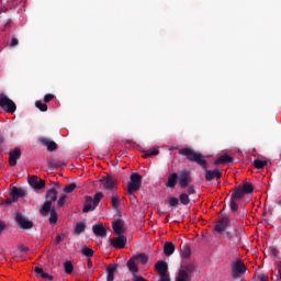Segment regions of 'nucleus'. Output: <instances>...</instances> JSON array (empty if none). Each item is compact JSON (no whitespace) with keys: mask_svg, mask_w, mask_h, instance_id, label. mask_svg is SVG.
<instances>
[{"mask_svg":"<svg viewBox=\"0 0 281 281\" xmlns=\"http://www.w3.org/2000/svg\"><path fill=\"white\" fill-rule=\"evenodd\" d=\"M179 155H182V157H187L188 161H194V164H198V166H200V168H202V170L205 171L206 181H213V179H221V177H223L222 170L207 169V160L205 159V156H203V154L195 151L190 147H186L179 149Z\"/></svg>","mask_w":281,"mask_h":281,"instance_id":"obj_1","label":"nucleus"},{"mask_svg":"<svg viewBox=\"0 0 281 281\" xmlns=\"http://www.w3.org/2000/svg\"><path fill=\"white\" fill-rule=\"evenodd\" d=\"M46 201L40 210L42 216H49V211H52V203L58 201V191L55 188L49 189L45 195Z\"/></svg>","mask_w":281,"mask_h":281,"instance_id":"obj_2","label":"nucleus"},{"mask_svg":"<svg viewBox=\"0 0 281 281\" xmlns=\"http://www.w3.org/2000/svg\"><path fill=\"white\" fill-rule=\"evenodd\" d=\"M195 271L196 265H194V262L186 263L179 270L176 281H190Z\"/></svg>","mask_w":281,"mask_h":281,"instance_id":"obj_3","label":"nucleus"},{"mask_svg":"<svg viewBox=\"0 0 281 281\" xmlns=\"http://www.w3.org/2000/svg\"><path fill=\"white\" fill-rule=\"evenodd\" d=\"M104 196V193L97 192L94 194V198L86 196V202L83 206V213L87 214L89 212H93L98 205H100V201H102V198Z\"/></svg>","mask_w":281,"mask_h":281,"instance_id":"obj_4","label":"nucleus"},{"mask_svg":"<svg viewBox=\"0 0 281 281\" xmlns=\"http://www.w3.org/2000/svg\"><path fill=\"white\" fill-rule=\"evenodd\" d=\"M142 175L133 172L127 183V194H135L139 188H142Z\"/></svg>","mask_w":281,"mask_h":281,"instance_id":"obj_5","label":"nucleus"},{"mask_svg":"<svg viewBox=\"0 0 281 281\" xmlns=\"http://www.w3.org/2000/svg\"><path fill=\"white\" fill-rule=\"evenodd\" d=\"M0 106L7 111V113H14L16 111V103L5 94H0Z\"/></svg>","mask_w":281,"mask_h":281,"instance_id":"obj_6","label":"nucleus"},{"mask_svg":"<svg viewBox=\"0 0 281 281\" xmlns=\"http://www.w3.org/2000/svg\"><path fill=\"white\" fill-rule=\"evenodd\" d=\"M103 190L106 192H111V194L115 193L117 190V186L115 184V179L111 176L102 177L100 179Z\"/></svg>","mask_w":281,"mask_h":281,"instance_id":"obj_7","label":"nucleus"},{"mask_svg":"<svg viewBox=\"0 0 281 281\" xmlns=\"http://www.w3.org/2000/svg\"><path fill=\"white\" fill-rule=\"evenodd\" d=\"M16 225H19V227H21V229H32L34 227V222L29 221L27 217L25 215H23V213L18 212L15 214V218H14Z\"/></svg>","mask_w":281,"mask_h":281,"instance_id":"obj_8","label":"nucleus"},{"mask_svg":"<svg viewBox=\"0 0 281 281\" xmlns=\"http://www.w3.org/2000/svg\"><path fill=\"white\" fill-rule=\"evenodd\" d=\"M247 271V267L245 266V262H243L241 259H237L233 265H232V276L233 278H240L243 273Z\"/></svg>","mask_w":281,"mask_h":281,"instance_id":"obj_9","label":"nucleus"},{"mask_svg":"<svg viewBox=\"0 0 281 281\" xmlns=\"http://www.w3.org/2000/svg\"><path fill=\"white\" fill-rule=\"evenodd\" d=\"M126 243H128V239L124 235H116V237L110 240V245L114 247V249H124Z\"/></svg>","mask_w":281,"mask_h":281,"instance_id":"obj_10","label":"nucleus"},{"mask_svg":"<svg viewBox=\"0 0 281 281\" xmlns=\"http://www.w3.org/2000/svg\"><path fill=\"white\" fill-rule=\"evenodd\" d=\"M178 181L181 190H186V188H188L192 181V173H190V171H181L180 176L178 177Z\"/></svg>","mask_w":281,"mask_h":281,"instance_id":"obj_11","label":"nucleus"},{"mask_svg":"<svg viewBox=\"0 0 281 281\" xmlns=\"http://www.w3.org/2000/svg\"><path fill=\"white\" fill-rule=\"evenodd\" d=\"M19 159H21V149L15 147L12 151L9 153V166L14 168Z\"/></svg>","mask_w":281,"mask_h":281,"instance_id":"obj_12","label":"nucleus"},{"mask_svg":"<svg viewBox=\"0 0 281 281\" xmlns=\"http://www.w3.org/2000/svg\"><path fill=\"white\" fill-rule=\"evenodd\" d=\"M29 183L35 190H43L45 188V180L38 178V176H32Z\"/></svg>","mask_w":281,"mask_h":281,"instance_id":"obj_13","label":"nucleus"},{"mask_svg":"<svg viewBox=\"0 0 281 281\" xmlns=\"http://www.w3.org/2000/svg\"><path fill=\"white\" fill-rule=\"evenodd\" d=\"M25 194H27V192L25 190H23L21 188H16V187H13L10 192L13 203H16V201H19V199H23V196H25Z\"/></svg>","mask_w":281,"mask_h":281,"instance_id":"obj_14","label":"nucleus"},{"mask_svg":"<svg viewBox=\"0 0 281 281\" xmlns=\"http://www.w3.org/2000/svg\"><path fill=\"white\" fill-rule=\"evenodd\" d=\"M92 232L99 238H106V227L104 224H95L92 226Z\"/></svg>","mask_w":281,"mask_h":281,"instance_id":"obj_15","label":"nucleus"},{"mask_svg":"<svg viewBox=\"0 0 281 281\" xmlns=\"http://www.w3.org/2000/svg\"><path fill=\"white\" fill-rule=\"evenodd\" d=\"M40 142L43 144V146H46L49 153H54V150L58 149V144H56L54 140H50L49 138L43 137L40 139Z\"/></svg>","mask_w":281,"mask_h":281,"instance_id":"obj_16","label":"nucleus"},{"mask_svg":"<svg viewBox=\"0 0 281 281\" xmlns=\"http://www.w3.org/2000/svg\"><path fill=\"white\" fill-rule=\"evenodd\" d=\"M112 229L116 236L124 234V221L116 220L112 223Z\"/></svg>","mask_w":281,"mask_h":281,"instance_id":"obj_17","label":"nucleus"},{"mask_svg":"<svg viewBox=\"0 0 281 281\" xmlns=\"http://www.w3.org/2000/svg\"><path fill=\"white\" fill-rule=\"evenodd\" d=\"M224 164H234V158L227 154H224L214 161L215 166H221Z\"/></svg>","mask_w":281,"mask_h":281,"instance_id":"obj_18","label":"nucleus"},{"mask_svg":"<svg viewBox=\"0 0 281 281\" xmlns=\"http://www.w3.org/2000/svg\"><path fill=\"white\" fill-rule=\"evenodd\" d=\"M115 271H117V263H111L106 268V281L115 280Z\"/></svg>","mask_w":281,"mask_h":281,"instance_id":"obj_19","label":"nucleus"},{"mask_svg":"<svg viewBox=\"0 0 281 281\" xmlns=\"http://www.w3.org/2000/svg\"><path fill=\"white\" fill-rule=\"evenodd\" d=\"M228 224L229 220L227 217L220 220L218 223L215 225V232L222 234V232H225V229H227Z\"/></svg>","mask_w":281,"mask_h":281,"instance_id":"obj_20","label":"nucleus"},{"mask_svg":"<svg viewBox=\"0 0 281 281\" xmlns=\"http://www.w3.org/2000/svg\"><path fill=\"white\" fill-rule=\"evenodd\" d=\"M155 269L160 276H167L166 273H168V263L166 261H158L155 265Z\"/></svg>","mask_w":281,"mask_h":281,"instance_id":"obj_21","label":"nucleus"},{"mask_svg":"<svg viewBox=\"0 0 281 281\" xmlns=\"http://www.w3.org/2000/svg\"><path fill=\"white\" fill-rule=\"evenodd\" d=\"M177 180H179V175H177V172L171 173L168 177V181L166 183V187L171 188L173 190V188H177Z\"/></svg>","mask_w":281,"mask_h":281,"instance_id":"obj_22","label":"nucleus"},{"mask_svg":"<svg viewBox=\"0 0 281 281\" xmlns=\"http://www.w3.org/2000/svg\"><path fill=\"white\" fill-rule=\"evenodd\" d=\"M175 249H176V246H175V243L172 241H166L165 245H164V254L165 256H172V254H175Z\"/></svg>","mask_w":281,"mask_h":281,"instance_id":"obj_23","label":"nucleus"},{"mask_svg":"<svg viewBox=\"0 0 281 281\" xmlns=\"http://www.w3.org/2000/svg\"><path fill=\"white\" fill-rule=\"evenodd\" d=\"M243 196H245V193L243 191V189L240 187L235 188L234 192L231 195V199L235 200V201H240V199H243Z\"/></svg>","mask_w":281,"mask_h":281,"instance_id":"obj_24","label":"nucleus"},{"mask_svg":"<svg viewBox=\"0 0 281 281\" xmlns=\"http://www.w3.org/2000/svg\"><path fill=\"white\" fill-rule=\"evenodd\" d=\"M127 269L131 271V273H138L139 272V268H137V263H135V258L134 257H132L127 261Z\"/></svg>","mask_w":281,"mask_h":281,"instance_id":"obj_25","label":"nucleus"},{"mask_svg":"<svg viewBox=\"0 0 281 281\" xmlns=\"http://www.w3.org/2000/svg\"><path fill=\"white\" fill-rule=\"evenodd\" d=\"M35 273H37V276H41V278H43L44 280H48V281L54 280V277L43 271V268L36 267Z\"/></svg>","mask_w":281,"mask_h":281,"instance_id":"obj_26","label":"nucleus"},{"mask_svg":"<svg viewBox=\"0 0 281 281\" xmlns=\"http://www.w3.org/2000/svg\"><path fill=\"white\" fill-rule=\"evenodd\" d=\"M111 205H112V210H119V207H120V195L119 194L112 193Z\"/></svg>","mask_w":281,"mask_h":281,"instance_id":"obj_27","label":"nucleus"},{"mask_svg":"<svg viewBox=\"0 0 281 281\" xmlns=\"http://www.w3.org/2000/svg\"><path fill=\"white\" fill-rule=\"evenodd\" d=\"M181 256L182 258H190L192 256V250L188 244H183L181 247Z\"/></svg>","mask_w":281,"mask_h":281,"instance_id":"obj_28","label":"nucleus"},{"mask_svg":"<svg viewBox=\"0 0 281 281\" xmlns=\"http://www.w3.org/2000/svg\"><path fill=\"white\" fill-rule=\"evenodd\" d=\"M50 216H49V223L50 225H56L58 223V213H56L55 207H50Z\"/></svg>","mask_w":281,"mask_h":281,"instance_id":"obj_29","label":"nucleus"},{"mask_svg":"<svg viewBox=\"0 0 281 281\" xmlns=\"http://www.w3.org/2000/svg\"><path fill=\"white\" fill-rule=\"evenodd\" d=\"M133 258L136 262H140V265H146V262H148V257L144 252L135 255Z\"/></svg>","mask_w":281,"mask_h":281,"instance_id":"obj_30","label":"nucleus"},{"mask_svg":"<svg viewBox=\"0 0 281 281\" xmlns=\"http://www.w3.org/2000/svg\"><path fill=\"white\" fill-rule=\"evenodd\" d=\"M61 166H66V164L58 160L48 161V167L50 168V170H56V168H60Z\"/></svg>","mask_w":281,"mask_h":281,"instance_id":"obj_31","label":"nucleus"},{"mask_svg":"<svg viewBox=\"0 0 281 281\" xmlns=\"http://www.w3.org/2000/svg\"><path fill=\"white\" fill-rule=\"evenodd\" d=\"M240 189L244 191V194H251V192H254V184L245 182Z\"/></svg>","mask_w":281,"mask_h":281,"instance_id":"obj_32","label":"nucleus"},{"mask_svg":"<svg viewBox=\"0 0 281 281\" xmlns=\"http://www.w3.org/2000/svg\"><path fill=\"white\" fill-rule=\"evenodd\" d=\"M64 271L68 276H71V273H74V263H71V261H66L64 263Z\"/></svg>","mask_w":281,"mask_h":281,"instance_id":"obj_33","label":"nucleus"},{"mask_svg":"<svg viewBox=\"0 0 281 281\" xmlns=\"http://www.w3.org/2000/svg\"><path fill=\"white\" fill-rule=\"evenodd\" d=\"M268 161L267 160H260V159H255L254 160V166L257 168V170H262L265 166H267Z\"/></svg>","mask_w":281,"mask_h":281,"instance_id":"obj_34","label":"nucleus"},{"mask_svg":"<svg viewBox=\"0 0 281 281\" xmlns=\"http://www.w3.org/2000/svg\"><path fill=\"white\" fill-rule=\"evenodd\" d=\"M77 187H78V186H77L75 182H71V183L67 184V186L64 188L65 194H71V192H74Z\"/></svg>","mask_w":281,"mask_h":281,"instance_id":"obj_35","label":"nucleus"},{"mask_svg":"<svg viewBox=\"0 0 281 281\" xmlns=\"http://www.w3.org/2000/svg\"><path fill=\"white\" fill-rule=\"evenodd\" d=\"M179 199L182 205H190V195H188L187 193H181Z\"/></svg>","mask_w":281,"mask_h":281,"instance_id":"obj_36","label":"nucleus"},{"mask_svg":"<svg viewBox=\"0 0 281 281\" xmlns=\"http://www.w3.org/2000/svg\"><path fill=\"white\" fill-rule=\"evenodd\" d=\"M87 229V225L85 223H77L75 226V234H82Z\"/></svg>","mask_w":281,"mask_h":281,"instance_id":"obj_37","label":"nucleus"},{"mask_svg":"<svg viewBox=\"0 0 281 281\" xmlns=\"http://www.w3.org/2000/svg\"><path fill=\"white\" fill-rule=\"evenodd\" d=\"M81 252L87 257V258H92L94 251L92 248L90 247H87L85 246L82 249H81Z\"/></svg>","mask_w":281,"mask_h":281,"instance_id":"obj_38","label":"nucleus"},{"mask_svg":"<svg viewBox=\"0 0 281 281\" xmlns=\"http://www.w3.org/2000/svg\"><path fill=\"white\" fill-rule=\"evenodd\" d=\"M35 106H36V109L42 111V113L47 112V103H43V101H36Z\"/></svg>","mask_w":281,"mask_h":281,"instance_id":"obj_39","label":"nucleus"},{"mask_svg":"<svg viewBox=\"0 0 281 281\" xmlns=\"http://www.w3.org/2000/svg\"><path fill=\"white\" fill-rule=\"evenodd\" d=\"M229 209L232 210V212H238V200H234L233 198H231Z\"/></svg>","mask_w":281,"mask_h":281,"instance_id":"obj_40","label":"nucleus"},{"mask_svg":"<svg viewBox=\"0 0 281 281\" xmlns=\"http://www.w3.org/2000/svg\"><path fill=\"white\" fill-rule=\"evenodd\" d=\"M144 158L153 157V155H159V149H147L144 151Z\"/></svg>","mask_w":281,"mask_h":281,"instance_id":"obj_41","label":"nucleus"},{"mask_svg":"<svg viewBox=\"0 0 281 281\" xmlns=\"http://www.w3.org/2000/svg\"><path fill=\"white\" fill-rule=\"evenodd\" d=\"M254 280L255 281H269V276H267L265 273H259V274L255 276Z\"/></svg>","mask_w":281,"mask_h":281,"instance_id":"obj_42","label":"nucleus"},{"mask_svg":"<svg viewBox=\"0 0 281 281\" xmlns=\"http://www.w3.org/2000/svg\"><path fill=\"white\" fill-rule=\"evenodd\" d=\"M67 199L66 194H61L57 201V207H63V205H65V201Z\"/></svg>","mask_w":281,"mask_h":281,"instance_id":"obj_43","label":"nucleus"},{"mask_svg":"<svg viewBox=\"0 0 281 281\" xmlns=\"http://www.w3.org/2000/svg\"><path fill=\"white\" fill-rule=\"evenodd\" d=\"M169 205L171 207H177L179 205V199H177V198H169Z\"/></svg>","mask_w":281,"mask_h":281,"instance_id":"obj_44","label":"nucleus"},{"mask_svg":"<svg viewBox=\"0 0 281 281\" xmlns=\"http://www.w3.org/2000/svg\"><path fill=\"white\" fill-rule=\"evenodd\" d=\"M54 98H56V95L48 93L44 95V102L47 104V102H52V100H54Z\"/></svg>","mask_w":281,"mask_h":281,"instance_id":"obj_45","label":"nucleus"},{"mask_svg":"<svg viewBox=\"0 0 281 281\" xmlns=\"http://www.w3.org/2000/svg\"><path fill=\"white\" fill-rule=\"evenodd\" d=\"M16 45H19V38L12 37L11 43H10V47H16Z\"/></svg>","mask_w":281,"mask_h":281,"instance_id":"obj_46","label":"nucleus"},{"mask_svg":"<svg viewBox=\"0 0 281 281\" xmlns=\"http://www.w3.org/2000/svg\"><path fill=\"white\" fill-rule=\"evenodd\" d=\"M133 281H148V280H146V279H145L144 277H142V276L134 274Z\"/></svg>","mask_w":281,"mask_h":281,"instance_id":"obj_47","label":"nucleus"},{"mask_svg":"<svg viewBox=\"0 0 281 281\" xmlns=\"http://www.w3.org/2000/svg\"><path fill=\"white\" fill-rule=\"evenodd\" d=\"M188 194H189V195L196 194V190H194V186H190V187L188 188Z\"/></svg>","mask_w":281,"mask_h":281,"instance_id":"obj_48","label":"nucleus"},{"mask_svg":"<svg viewBox=\"0 0 281 281\" xmlns=\"http://www.w3.org/2000/svg\"><path fill=\"white\" fill-rule=\"evenodd\" d=\"M158 281H170V276L162 274V276L159 277Z\"/></svg>","mask_w":281,"mask_h":281,"instance_id":"obj_49","label":"nucleus"},{"mask_svg":"<svg viewBox=\"0 0 281 281\" xmlns=\"http://www.w3.org/2000/svg\"><path fill=\"white\" fill-rule=\"evenodd\" d=\"M60 243H63V237L60 235H57L55 238V244L60 245Z\"/></svg>","mask_w":281,"mask_h":281,"instance_id":"obj_50","label":"nucleus"},{"mask_svg":"<svg viewBox=\"0 0 281 281\" xmlns=\"http://www.w3.org/2000/svg\"><path fill=\"white\" fill-rule=\"evenodd\" d=\"M20 251L22 254H27V251H30V248L29 247H25V246H20Z\"/></svg>","mask_w":281,"mask_h":281,"instance_id":"obj_51","label":"nucleus"},{"mask_svg":"<svg viewBox=\"0 0 281 281\" xmlns=\"http://www.w3.org/2000/svg\"><path fill=\"white\" fill-rule=\"evenodd\" d=\"M3 229H5V222L0 221V234H2Z\"/></svg>","mask_w":281,"mask_h":281,"instance_id":"obj_52","label":"nucleus"},{"mask_svg":"<svg viewBox=\"0 0 281 281\" xmlns=\"http://www.w3.org/2000/svg\"><path fill=\"white\" fill-rule=\"evenodd\" d=\"M12 203H14V201H12V199H7L3 201L4 205H12Z\"/></svg>","mask_w":281,"mask_h":281,"instance_id":"obj_53","label":"nucleus"},{"mask_svg":"<svg viewBox=\"0 0 281 281\" xmlns=\"http://www.w3.org/2000/svg\"><path fill=\"white\" fill-rule=\"evenodd\" d=\"M132 203L137 202V196H135V193L130 194Z\"/></svg>","mask_w":281,"mask_h":281,"instance_id":"obj_54","label":"nucleus"},{"mask_svg":"<svg viewBox=\"0 0 281 281\" xmlns=\"http://www.w3.org/2000/svg\"><path fill=\"white\" fill-rule=\"evenodd\" d=\"M3 142H5V138L3 137V135H0V148H1V145L3 144Z\"/></svg>","mask_w":281,"mask_h":281,"instance_id":"obj_55","label":"nucleus"},{"mask_svg":"<svg viewBox=\"0 0 281 281\" xmlns=\"http://www.w3.org/2000/svg\"><path fill=\"white\" fill-rule=\"evenodd\" d=\"M88 267H89V269H91V267H93V262L91 261V259H88Z\"/></svg>","mask_w":281,"mask_h":281,"instance_id":"obj_56","label":"nucleus"},{"mask_svg":"<svg viewBox=\"0 0 281 281\" xmlns=\"http://www.w3.org/2000/svg\"><path fill=\"white\" fill-rule=\"evenodd\" d=\"M10 23H12V21L8 20V22L5 23L4 27H10Z\"/></svg>","mask_w":281,"mask_h":281,"instance_id":"obj_57","label":"nucleus"},{"mask_svg":"<svg viewBox=\"0 0 281 281\" xmlns=\"http://www.w3.org/2000/svg\"><path fill=\"white\" fill-rule=\"evenodd\" d=\"M126 144H133V140L127 139V140H126Z\"/></svg>","mask_w":281,"mask_h":281,"instance_id":"obj_58","label":"nucleus"},{"mask_svg":"<svg viewBox=\"0 0 281 281\" xmlns=\"http://www.w3.org/2000/svg\"><path fill=\"white\" fill-rule=\"evenodd\" d=\"M169 216H170V214L167 215V217H166V223H168V217H169Z\"/></svg>","mask_w":281,"mask_h":281,"instance_id":"obj_59","label":"nucleus"},{"mask_svg":"<svg viewBox=\"0 0 281 281\" xmlns=\"http://www.w3.org/2000/svg\"><path fill=\"white\" fill-rule=\"evenodd\" d=\"M277 203H278V205H281V200H280V201H278Z\"/></svg>","mask_w":281,"mask_h":281,"instance_id":"obj_60","label":"nucleus"}]
</instances>
